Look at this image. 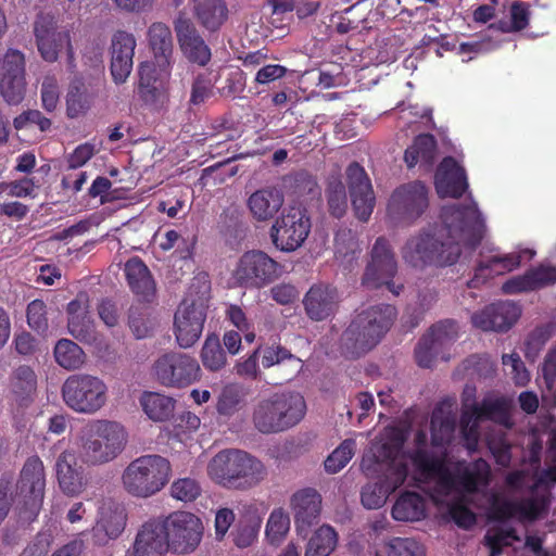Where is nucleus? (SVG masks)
<instances>
[{"label": "nucleus", "instance_id": "1", "mask_svg": "<svg viewBox=\"0 0 556 556\" xmlns=\"http://www.w3.org/2000/svg\"><path fill=\"white\" fill-rule=\"evenodd\" d=\"M443 218L432 233L424 231L407 240L402 251L407 264L415 268L451 266L458 261L462 244L475 250L481 243L485 225L475 202L444 210Z\"/></svg>", "mask_w": 556, "mask_h": 556}, {"label": "nucleus", "instance_id": "2", "mask_svg": "<svg viewBox=\"0 0 556 556\" xmlns=\"http://www.w3.org/2000/svg\"><path fill=\"white\" fill-rule=\"evenodd\" d=\"M397 317L394 305L380 303L370 305L352 318L340 338L344 356L358 358L380 343Z\"/></svg>", "mask_w": 556, "mask_h": 556}, {"label": "nucleus", "instance_id": "3", "mask_svg": "<svg viewBox=\"0 0 556 556\" xmlns=\"http://www.w3.org/2000/svg\"><path fill=\"white\" fill-rule=\"evenodd\" d=\"M128 434L125 427L114 420L96 419L78 433L75 452L81 465L97 467L116 459L125 450Z\"/></svg>", "mask_w": 556, "mask_h": 556}, {"label": "nucleus", "instance_id": "4", "mask_svg": "<svg viewBox=\"0 0 556 556\" xmlns=\"http://www.w3.org/2000/svg\"><path fill=\"white\" fill-rule=\"evenodd\" d=\"M424 467L432 473L429 480H433L439 493L445 496L453 493L464 496L477 494L491 482V467L483 458L470 463L457 462L451 469L445 457L443 462H433Z\"/></svg>", "mask_w": 556, "mask_h": 556}, {"label": "nucleus", "instance_id": "5", "mask_svg": "<svg viewBox=\"0 0 556 556\" xmlns=\"http://www.w3.org/2000/svg\"><path fill=\"white\" fill-rule=\"evenodd\" d=\"M169 460L159 454H147L131 460L123 470L121 483L132 497L149 498L157 494L169 481Z\"/></svg>", "mask_w": 556, "mask_h": 556}, {"label": "nucleus", "instance_id": "6", "mask_svg": "<svg viewBox=\"0 0 556 556\" xmlns=\"http://www.w3.org/2000/svg\"><path fill=\"white\" fill-rule=\"evenodd\" d=\"M64 404L74 413L94 415L106 406L109 386L99 376L78 372L68 376L61 387Z\"/></svg>", "mask_w": 556, "mask_h": 556}, {"label": "nucleus", "instance_id": "7", "mask_svg": "<svg viewBox=\"0 0 556 556\" xmlns=\"http://www.w3.org/2000/svg\"><path fill=\"white\" fill-rule=\"evenodd\" d=\"M312 228L311 217L300 205L283 208L270 228L273 244L282 252H293L301 248Z\"/></svg>", "mask_w": 556, "mask_h": 556}, {"label": "nucleus", "instance_id": "8", "mask_svg": "<svg viewBox=\"0 0 556 556\" xmlns=\"http://www.w3.org/2000/svg\"><path fill=\"white\" fill-rule=\"evenodd\" d=\"M155 379L165 387L182 389L197 382L201 377L198 361L180 352H168L153 364Z\"/></svg>", "mask_w": 556, "mask_h": 556}, {"label": "nucleus", "instance_id": "9", "mask_svg": "<svg viewBox=\"0 0 556 556\" xmlns=\"http://www.w3.org/2000/svg\"><path fill=\"white\" fill-rule=\"evenodd\" d=\"M428 205V188L420 180H415L392 192L387 212L394 223L409 225L426 212Z\"/></svg>", "mask_w": 556, "mask_h": 556}, {"label": "nucleus", "instance_id": "10", "mask_svg": "<svg viewBox=\"0 0 556 556\" xmlns=\"http://www.w3.org/2000/svg\"><path fill=\"white\" fill-rule=\"evenodd\" d=\"M207 287L202 295L193 299L191 294L184 299L174 316V333L178 345L191 348L201 337L206 319Z\"/></svg>", "mask_w": 556, "mask_h": 556}, {"label": "nucleus", "instance_id": "11", "mask_svg": "<svg viewBox=\"0 0 556 556\" xmlns=\"http://www.w3.org/2000/svg\"><path fill=\"white\" fill-rule=\"evenodd\" d=\"M162 520L172 553L186 555L197 549L203 536L200 518L191 513L175 511Z\"/></svg>", "mask_w": 556, "mask_h": 556}, {"label": "nucleus", "instance_id": "12", "mask_svg": "<svg viewBox=\"0 0 556 556\" xmlns=\"http://www.w3.org/2000/svg\"><path fill=\"white\" fill-rule=\"evenodd\" d=\"M45 468L38 456H33L24 464L17 483V496L23 504L21 515L33 520L39 513L45 496Z\"/></svg>", "mask_w": 556, "mask_h": 556}, {"label": "nucleus", "instance_id": "13", "mask_svg": "<svg viewBox=\"0 0 556 556\" xmlns=\"http://www.w3.org/2000/svg\"><path fill=\"white\" fill-rule=\"evenodd\" d=\"M26 60L23 52L9 49L0 63V93L9 104L20 103L26 92Z\"/></svg>", "mask_w": 556, "mask_h": 556}, {"label": "nucleus", "instance_id": "14", "mask_svg": "<svg viewBox=\"0 0 556 556\" xmlns=\"http://www.w3.org/2000/svg\"><path fill=\"white\" fill-rule=\"evenodd\" d=\"M345 179L355 216L361 222H367L376 205V197L368 174L358 162L354 161L345 168Z\"/></svg>", "mask_w": 556, "mask_h": 556}, {"label": "nucleus", "instance_id": "15", "mask_svg": "<svg viewBox=\"0 0 556 556\" xmlns=\"http://www.w3.org/2000/svg\"><path fill=\"white\" fill-rule=\"evenodd\" d=\"M34 34L36 37L37 49L46 62H55L59 53L67 50L68 64L73 63V49L70 34L59 31L55 22L50 15H38L34 23Z\"/></svg>", "mask_w": 556, "mask_h": 556}, {"label": "nucleus", "instance_id": "16", "mask_svg": "<svg viewBox=\"0 0 556 556\" xmlns=\"http://www.w3.org/2000/svg\"><path fill=\"white\" fill-rule=\"evenodd\" d=\"M456 333V323L453 320L447 319L433 325L415 348L418 366L431 368L434 361L455 340Z\"/></svg>", "mask_w": 556, "mask_h": 556}, {"label": "nucleus", "instance_id": "17", "mask_svg": "<svg viewBox=\"0 0 556 556\" xmlns=\"http://www.w3.org/2000/svg\"><path fill=\"white\" fill-rule=\"evenodd\" d=\"M397 273V262L389 240L384 237L376 239L368 262L362 277L363 286L370 289L381 287V281L394 278Z\"/></svg>", "mask_w": 556, "mask_h": 556}, {"label": "nucleus", "instance_id": "18", "mask_svg": "<svg viewBox=\"0 0 556 556\" xmlns=\"http://www.w3.org/2000/svg\"><path fill=\"white\" fill-rule=\"evenodd\" d=\"M339 303L340 294L337 287L326 282L314 283L303 298L304 311L314 321H323L333 316Z\"/></svg>", "mask_w": 556, "mask_h": 556}, {"label": "nucleus", "instance_id": "19", "mask_svg": "<svg viewBox=\"0 0 556 556\" xmlns=\"http://www.w3.org/2000/svg\"><path fill=\"white\" fill-rule=\"evenodd\" d=\"M521 309L511 301H500L471 316L472 325L483 331H506L518 320Z\"/></svg>", "mask_w": 556, "mask_h": 556}, {"label": "nucleus", "instance_id": "20", "mask_svg": "<svg viewBox=\"0 0 556 556\" xmlns=\"http://www.w3.org/2000/svg\"><path fill=\"white\" fill-rule=\"evenodd\" d=\"M168 536L162 519L144 522L135 536L132 556H165L169 551Z\"/></svg>", "mask_w": 556, "mask_h": 556}, {"label": "nucleus", "instance_id": "21", "mask_svg": "<svg viewBox=\"0 0 556 556\" xmlns=\"http://www.w3.org/2000/svg\"><path fill=\"white\" fill-rule=\"evenodd\" d=\"M174 28L184 55L193 63L205 65L211 60V50L194 24L188 17L179 15L174 22Z\"/></svg>", "mask_w": 556, "mask_h": 556}, {"label": "nucleus", "instance_id": "22", "mask_svg": "<svg viewBox=\"0 0 556 556\" xmlns=\"http://www.w3.org/2000/svg\"><path fill=\"white\" fill-rule=\"evenodd\" d=\"M136 38L125 30H117L111 39V74L117 84L124 83L134 65Z\"/></svg>", "mask_w": 556, "mask_h": 556}, {"label": "nucleus", "instance_id": "23", "mask_svg": "<svg viewBox=\"0 0 556 556\" xmlns=\"http://www.w3.org/2000/svg\"><path fill=\"white\" fill-rule=\"evenodd\" d=\"M125 507L112 500L104 501L99 509V518L93 527V538L99 545L117 539L126 527Z\"/></svg>", "mask_w": 556, "mask_h": 556}, {"label": "nucleus", "instance_id": "24", "mask_svg": "<svg viewBox=\"0 0 556 556\" xmlns=\"http://www.w3.org/2000/svg\"><path fill=\"white\" fill-rule=\"evenodd\" d=\"M435 189L441 198L459 199L468 189L466 170L453 156H445L435 173Z\"/></svg>", "mask_w": 556, "mask_h": 556}, {"label": "nucleus", "instance_id": "25", "mask_svg": "<svg viewBox=\"0 0 556 556\" xmlns=\"http://www.w3.org/2000/svg\"><path fill=\"white\" fill-rule=\"evenodd\" d=\"M294 522L299 534L306 535L309 528L318 522L321 509V496L313 488L302 489L291 497Z\"/></svg>", "mask_w": 556, "mask_h": 556}, {"label": "nucleus", "instance_id": "26", "mask_svg": "<svg viewBox=\"0 0 556 556\" xmlns=\"http://www.w3.org/2000/svg\"><path fill=\"white\" fill-rule=\"evenodd\" d=\"M242 472L243 454L239 450L222 451L207 465L208 476L227 488L237 486Z\"/></svg>", "mask_w": 556, "mask_h": 556}, {"label": "nucleus", "instance_id": "27", "mask_svg": "<svg viewBox=\"0 0 556 556\" xmlns=\"http://www.w3.org/2000/svg\"><path fill=\"white\" fill-rule=\"evenodd\" d=\"M148 41L154 58L151 65L160 68L161 77H169L174 63V43L170 28L161 22L153 23L148 29Z\"/></svg>", "mask_w": 556, "mask_h": 556}, {"label": "nucleus", "instance_id": "28", "mask_svg": "<svg viewBox=\"0 0 556 556\" xmlns=\"http://www.w3.org/2000/svg\"><path fill=\"white\" fill-rule=\"evenodd\" d=\"M83 466L75 451L62 452L55 463L56 478L61 490L71 496L83 492L86 481Z\"/></svg>", "mask_w": 556, "mask_h": 556}, {"label": "nucleus", "instance_id": "29", "mask_svg": "<svg viewBox=\"0 0 556 556\" xmlns=\"http://www.w3.org/2000/svg\"><path fill=\"white\" fill-rule=\"evenodd\" d=\"M279 275V264L262 251L245 252V285L256 288L273 282Z\"/></svg>", "mask_w": 556, "mask_h": 556}, {"label": "nucleus", "instance_id": "30", "mask_svg": "<svg viewBox=\"0 0 556 556\" xmlns=\"http://www.w3.org/2000/svg\"><path fill=\"white\" fill-rule=\"evenodd\" d=\"M217 227L225 245L240 251L243 241V207L240 201L224 207Z\"/></svg>", "mask_w": 556, "mask_h": 556}, {"label": "nucleus", "instance_id": "31", "mask_svg": "<svg viewBox=\"0 0 556 556\" xmlns=\"http://www.w3.org/2000/svg\"><path fill=\"white\" fill-rule=\"evenodd\" d=\"M513 401L505 396L484 397L480 403H475L469 410L476 419L491 420L506 428L513 427L511 421Z\"/></svg>", "mask_w": 556, "mask_h": 556}, {"label": "nucleus", "instance_id": "32", "mask_svg": "<svg viewBox=\"0 0 556 556\" xmlns=\"http://www.w3.org/2000/svg\"><path fill=\"white\" fill-rule=\"evenodd\" d=\"M139 94L141 99L150 105L159 106L163 103L165 97V83L169 77H161L159 67H153L150 63L139 65Z\"/></svg>", "mask_w": 556, "mask_h": 556}, {"label": "nucleus", "instance_id": "33", "mask_svg": "<svg viewBox=\"0 0 556 556\" xmlns=\"http://www.w3.org/2000/svg\"><path fill=\"white\" fill-rule=\"evenodd\" d=\"M521 264L519 253H508L504 255H492L485 261L478 262L475 268V276L469 282V287L476 288L486 278L497 275H504L518 268Z\"/></svg>", "mask_w": 556, "mask_h": 556}, {"label": "nucleus", "instance_id": "34", "mask_svg": "<svg viewBox=\"0 0 556 556\" xmlns=\"http://www.w3.org/2000/svg\"><path fill=\"white\" fill-rule=\"evenodd\" d=\"M125 275L130 290L141 300L151 301L155 295V282L147 265L132 257L125 264Z\"/></svg>", "mask_w": 556, "mask_h": 556}, {"label": "nucleus", "instance_id": "35", "mask_svg": "<svg viewBox=\"0 0 556 556\" xmlns=\"http://www.w3.org/2000/svg\"><path fill=\"white\" fill-rule=\"evenodd\" d=\"M67 328L72 336L83 340L90 332L92 320L89 312V296L80 292L67 305Z\"/></svg>", "mask_w": 556, "mask_h": 556}, {"label": "nucleus", "instance_id": "36", "mask_svg": "<svg viewBox=\"0 0 556 556\" xmlns=\"http://www.w3.org/2000/svg\"><path fill=\"white\" fill-rule=\"evenodd\" d=\"M191 4L197 21L210 31L219 29L228 17L224 0H191Z\"/></svg>", "mask_w": 556, "mask_h": 556}, {"label": "nucleus", "instance_id": "37", "mask_svg": "<svg viewBox=\"0 0 556 556\" xmlns=\"http://www.w3.org/2000/svg\"><path fill=\"white\" fill-rule=\"evenodd\" d=\"M282 420L285 431L296 426L306 414V402L299 392H280L273 394Z\"/></svg>", "mask_w": 556, "mask_h": 556}, {"label": "nucleus", "instance_id": "38", "mask_svg": "<svg viewBox=\"0 0 556 556\" xmlns=\"http://www.w3.org/2000/svg\"><path fill=\"white\" fill-rule=\"evenodd\" d=\"M437 155V140L431 134L418 135L405 150L404 161L412 168L420 164L425 168L432 167Z\"/></svg>", "mask_w": 556, "mask_h": 556}, {"label": "nucleus", "instance_id": "39", "mask_svg": "<svg viewBox=\"0 0 556 556\" xmlns=\"http://www.w3.org/2000/svg\"><path fill=\"white\" fill-rule=\"evenodd\" d=\"M278 414L279 412L275 399L270 395L256 404L252 420L255 428L262 433H279L285 431V427Z\"/></svg>", "mask_w": 556, "mask_h": 556}, {"label": "nucleus", "instance_id": "40", "mask_svg": "<svg viewBox=\"0 0 556 556\" xmlns=\"http://www.w3.org/2000/svg\"><path fill=\"white\" fill-rule=\"evenodd\" d=\"M325 198L328 212L332 217L341 218L345 215L349 207V199L340 174H331L327 177Z\"/></svg>", "mask_w": 556, "mask_h": 556}, {"label": "nucleus", "instance_id": "41", "mask_svg": "<svg viewBox=\"0 0 556 556\" xmlns=\"http://www.w3.org/2000/svg\"><path fill=\"white\" fill-rule=\"evenodd\" d=\"M392 517L399 521H416L426 515L424 497L417 492L406 491L392 507Z\"/></svg>", "mask_w": 556, "mask_h": 556}, {"label": "nucleus", "instance_id": "42", "mask_svg": "<svg viewBox=\"0 0 556 556\" xmlns=\"http://www.w3.org/2000/svg\"><path fill=\"white\" fill-rule=\"evenodd\" d=\"M283 199L276 190H258L249 201V208L258 220H267L282 206Z\"/></svg>", "mask_w": 556, "mask_h": 556}, {"label": "nucleus", "instance_id": "43", "mask_svg": "<svg viewBox=\"0 0 556 556\" xmlns=\"http://www.w3.org/2000/svg\"><path fill=\"white\" fill-rule=\"evenodd\" d=\"M93 93L81 78H74L66 93V112L71 118L81 116L90 109Z\"/></svg>", "mask_w": 556, "mask_h": 556}, {"label": "nucleus", "instance_id": "44", "mask_svg": "<svg viewBox=\"0 0 556 556\" xmlns=\"http://www.w3.org/2000/svg\"><path fill=\"white\" fill-rule=\"evenodd\" d=\"M415 448L409 454L412 464L416 470L427 480L432 476L431 472L425 470L424 465H431L433 462H443L446 457V453L440 455L433 451L428 450V435L425 430H417L414 437Z\"/></svg>", "mask_w": 556, "mask_h": 556}, {"label": "nucleus", "instance_id": "45", "mask_svg": "<svg viewBox=\"0 0 556 556\" xmlns=\"http://www.w3.org/2000/svg\"><path fill=\"white\" fill-rule=\"evenodd\" d=\"M53 354L56 364L66 370L80 369L86 363V354L83 349L70 339H60L54 346Z\"/></svg>", "mask_w": 556, "mask_h": 556}, {"label": "nucleus", "instance_id": "46", "mask_svg": "<svg viewBox=\"0 0 556 556\" xmlns=\"http://www.w3.org/2000/svg\"><path fill=\"white\" fill-rule=\"evenodd\" d=\"M175 400L160 394L147 393L141 399V405L148 417L154 421H165L174 415Z\"/></svg>", "mask_w": 556, "mask_h": 556}, {"label": "nucleus", "instance_id": "47", "mask_svg": "<svg viewBox=\"0 0 556 556\" xmlns=\"http://www.w3.org/2000/svg\"><path fill=\"white\" fill-rule=\"evenodd\" d=\"M338 534L330 526H321L309 539L305 556H329L336 548Z\"/></svg>", "mask_w": 556, "mask_h": 556}, {"label": "nucleus", "instance_id": "48", "mask_svg": "<svg viewBox=\"0 0 556 556\" xmlns=\"http://www.w3.org/2000/svg\"><path fill=\"white\" fill-rule=\"evenodd\" d=\"M376 556H425L422 545L408 538H392L380 545Z\"/></svg>", "mask_w": 556, "mask_h": 556}, {"label": "nucleus", "instance_id": "49", "mask_svg": "<svg viewBox=\"0 0 556 556\" xmlns=\"http://www.w3.org/2000/svg\"><path fill=\"white\" fill-rule=\"evenodd\" d=\"M128 325L137 339H144L152 336L157 323L147 308L131 306L129 308Z\"/></svg>", "mask_w": 556, "mask_h": 556}, {"label": "nucleus", "instance_id": "50", "mask_svg": "<svg viewBox=\"0 0 556 556\" xmlns=\"http://www.w3.org/2000/svg\"><path fill=\"white\" fill-rule=\"evenodd\" d=\"M468 497L464 494L456 495L447 504V514L455 525L462 529L468 530L476 525L475 513L468 507Z\"/></svg>", "mask_w": 556, "mask_h": 556}, {"label": "nucleus", "instance_id": "51", "mask_svg": "<svg viewBox=\"0 0 556 556\" xmlns=\"http://www.w3.org/2000/svg\"><path fill=\"white\" fill-rule=\"evenodd\" d=\"M12 389L21 401L30 399L37 389V376L28 366H20L12 379Z\"/></svg>", "mask_w": 556, "mask_h": 556}, {"label": "nucleus", "instance_id": "52", "mask_svg": "<svg viewBox=\"0 0 556 556\" xmlns=\"http://www.w3.org/2000/svg\"><path fill=\"white\" fill-rule=\"evenodd\" d=\"M204 367L211 371L222 369L226 364V356L216 334L207 336L201 351Z\"/></svg>", "mask_w": 556, "mask_h": 556}, {"label": "nucleus", "instance_id": "53", "mask_svg": "<svg viewBox=\"0 0 556 556\" xmlns=\"http://www.w3.org/2000/svg\"><path fill=\"white\" fill-rule=\"evenodd\" d=\"M355 445L356 443L353 439L342 441L340 445L326 458L324 463L325 470L328 473H337L343 469L352 459L355 453Z\"/></svg>", "mask_w": 556, "mask_h": 556}, {"label": "nucleus", "instance_id": "54", "mask_svg": "<svg viewBox=\"0 0 556 556\" xmlns=\"http://www.w3.org/2000/svg\"><path fill=\"white\" fill-rule=\"evenodd\" d=\"M432 446H443L448 443L455 430V420L451 416H439L434 410L430 422Z\"/></svg>", "mask_w": 556, "mask_h": 556}, {"label": "nucleus", "instance_id": "55", "mask_svg": "<svg viewBox=\"0 0 556 556\" xmlns=\"http://www.w3.org/2000/svg\"><path fill=\"white\" fill-rule=\"evenodd\" d=\"M290 529V518L281 508L271 511L265 534L268 542L273 545H278L282 542Z\"/></svg>", "mask_w": 556, "mask_h": 556}, {"label": "nucleus", "instance_id": "56", "mask_svg": "<svg viewBox=\"0 0 556 556\" xmlns=\"http://www.w3.org/2000/svg\"><path fill=\"white\" fill-rule=\"evenodd\" d=\"M549 495H535L517 501L518 516L522 520L534 521L548 509Z\"/></svg>", "mask_w": 556, "mask_h": 556}, {"label": "nucleus", "instance_id": "57", "mask_svg": "<svg viewBox=\"0 0 556 556\" xmlns=\"http://www.w3.org/2000/svg\"><path fill=\"white\" fill-rule=\"evenodd\" d=\"M391 494L388 488L381 481L368 483L363 486L361 492V501L364 507L368 509H377L384 505L388 496Z\"/></svg>", "mask_w": 556, "mask_h": 556}, {"label": "nucleus", "instance_id": "58", "mask_svg": "<svg viewBox=\"0 0 556 556\" xmlns=\"http://www.w3.org/2000/svg\"><path fill=\"white\" fill-rule=\"evenodd\" d=\"M403 443H404L403 434L401 432H396L394 444H391L388 442L382 443L378 447L377 455L375 454L372 458H368V459L363 458L362 468L364 469V471L369 472L370 466L368 465V463L379 464L380 459L383 462L384 460L388 462V464L391 462H395L394 459H395L400 448L402 447Z\"/></svg>", "mask_w": 556, "mask_h": 556}, {"label": "nucleus", "instance_id": "59", "mask_svg": "<svg viewBox=\"0 0 556 556\" xmlns=\"http://www.w3.org/2000/svg\"><path fill=\"white\" fill-rule=\"evenodd\" d=\"M551 325L535 327L526 340L525 354L527 358H534L552 337Z\"/></svg>", "mask_w": 556, "mask_h": 556}, {"label": "nucleus", "instance_id": "60", "mask_svg": "<svg viewBox=\"0 0 556 556\" xmlns=\"http://www.w3.org/2000/svg\"><path fill=\"white\" fill-rule=\"evenodd\" d=\"M40 96L42 108L46 111L52 112L56 109L60 101V87L55 76L47 75L43 77Z\"/></svg>", "mask_w": 556, "mask_h": 556}, {"label": "nucleus", "instance_id": "61", "mask_svg": "<svg viewBox=\"0 0 556 556\" xmlns=\"http://www.w3.org/2000/svg\"><path fill=\"white\" fill-rule=\"evenodd\" d=\"M407 475L408 468L405 463L391 462L388 464L386 475L380 481L388 488L389 492L393 493L405 482Z\"/></svg>", "mask_w": 556, "mask_h": 556}, {"label": "nucleus", "instance_id": "62", "mask_svg": "<svg viewBox=\"0 0 556 556\" xmlns=\"http://www.w3.org/2000/svg\"><path fill=\"white\" fill-rule=\"evenodd\" d=\"M502 363L504 366L511 367L510 374L516 386L526 387L529 383L531 376L519 354H504Z\"/></svg>", "mask_w": 556, "mask_h": 556}, {"label": "nucleus", "instance_id": "63", "mask_svg": "<svg viewBox=\"0 0 556 556\" xmlns=\"http://www.w3.org/2000/svg\"><path fill=\"white\" fill-rule=\"evenodd\" d=\"M170 492L173 497L179 501L191 502L200 495L201 488L195 480L182 478L172 484Z\"/></svg>", "mask_w": 556, "mask_h": 556}, {"label": "nucleus", "instance_id": "64", "mask_svg": "<svg viewBox=\"0 0 556 556\" xmlns=\"http://www.w3.org/2000/svg\"><path fill=\"white\" fill-rule=\"evenodd\" d=\"M528 273L534 291L556 283V266L541 264L528 269Z\"/></svg>", "mask_w": 556, "mask_h": 556}]
</instances>
